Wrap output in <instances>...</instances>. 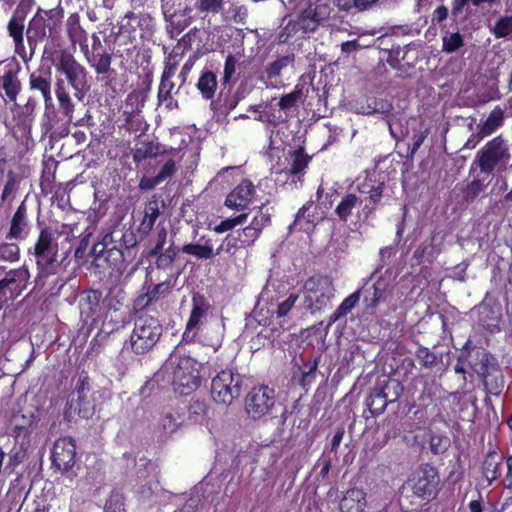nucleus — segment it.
I'll return each instance as SVG.
<instances>
[{"label":"nucleus","mask_w":512,"mask_h":512,"mask_svg":"<svg viewBox=\"0 0 512 512\" xmlns=\"http://www.w3.org/2000/svg\"><path fill=\"white\" fill-rule=\"evenodd\" d=\"M385 183L376 181L372 178H366L365 181L358 186L359 194L345 193L334 209V214L339 221L348 222L355 215L359 221L368 220L377 210L380 204Z\"/></svg>","instance_id":"nucleus-1"},{"label":"nucleus","mask_w":512,"mask_h":512,"mask_svg":"<svg viewBox=\"0 0 512 512\" xmlns=\"http://www.w3.org/2000/svg\"><path fill=\"white\" fill-rule=\"evenodd\" d=\"M42 58L50 62L56 71V79L63 78L64 82L75 90V95L87 88V70L74 57L67 48H57L47 44L44 47Z\"/></svg>","instance_id":"nucleus-2"},{"label":"nucleus","mask_w":512,"mask_h":512,"mask_svg":"<svg viewBox=\"0 0 512 512\" xmlns=\"http://www.w3.org/2000/svg\"><path fill=\"white\" fill-rule=\"evenodd\" d=\"M201 367V363L188 354H173L164 369L165 371L172 370L174 391L180 395H189L200 386Z\"/></svg>","instance_id":"nucleus-3"},{"label":"nucleus","mask_w":512,"mask_h":512,"mask_svg":"<svg viewBox=\"0 0 512 512\" xmlns=\"http://www.w3.org/2000/svg\"><path fill=\"white\" fill-rule=\"evenodd\" d=\"M64 18V10L58 6L53 9H38L30 19L26 36L29 48L36 49L37 43L47 38L58 39Z\"/></svg>","instance_id":"nucleus-4"},{"label":"nucleus","mask_w":512,"mask_h":512,"mask_svg":"<svg viewBox=\"0 0 512 512\" xmlns=\"http://www.w3.org/2000/svg\"><path fill=\"white\" fill-rule=\"evenodd\" d=\"M135 326L130 336V346L133 352H149L162 335V325L159 319L149 314L131 313Z\"/></svg>","instance_id":"nucleus-5"},{"label":"nucleus","mask_w":512,"mask_h":512,"mask_svg":"<svg viewBox=\"0 0 512 512\" xmlns=\"http://www.w3.org/2000/svg\"><path fill=\"white\" fill-rule=\"evenodd\" d=\"M510 151L502 136L489 140L476 154L471 169L477 166L482 173L492 174L494 170L503 171L510 160Z\"/></svg>","instance_id":"nucleus-6"},{"label":"nucleus","mask_w":512,"mask_h":512,"mask_svg":"<svg viewBox=\"0 0 512 512\" xmlns=\"http://www.w3.org/2000/svg\"><path fill=\"white\" fill-rule=\"evenodd\" d=\"M303 289L305 307L312 313L330 307L336 292L332 278L327 275L309 277L304 282Z\"/></svg>","instance_id":"nucleus-7"},{"label":"nucleus","mask_w":512,"mask_h":512,"mask_svg":"<svg viewBox=\"0 0 512 512\" xmlns=\"http://www.w3.org/2000/svg\"><path fill=\"white\" fill-rule=\"evenodd\" d=\"M28 253L35 257L36 265L41 274L50 275L55 273L58 243L51 227L45 226L40 229L36 242L32 248H29Z\"/></svg>","instance_id":"nucleus-8"},{"label":"nucleus","mask_w":512,"mask_h":512,"mask_svg":"<svg viewBox=\"0 0 512 512\" xmlns=\"http://www.w3.org/2000/svg\"><path fill=\"white\" fill-rule=\"evenodd\" d=\"M121 37L150 41L156 32V20L145 11H128L119 21Z\"/></svg>","instance_id":"nucleus-9"},{"label":"nucleus","mask_w":512,"mask_h":512,"mask_svg":"<svg viewBox=\"0 0 512 512\" xmlns=\"http://www.w3.org/2000/svg\"><path fill=\"white\" fill-rule=\"evenodd\" d=\"M241 377L232 370H222L211 383L212 399L222 405H230L240 395Z\"/></svg>","instance_id":"nucleus-10"},{"label":"nucleus","mask_w":512,"mask_h":512,"mask_svg":"<svg viewBox=\"0 0 512 512\" xmlns=\"http://www.w3.org/2000/svg\"><path fill=\"white\" fill-rule=\"evenodd\" d=\"M389 287L390 282L387 278L380 275L378 271L371 273L363 286L357 290L361 291V295L363 296V304L366 313L371 315L375 313V309L379 303L386 299Z\"/></svg>","instance_id":"nucleus-11"},{"label":"nucleus","mask_w":512,"mask_h":512,"mask_svg":"<svg viewBox=\"0 0 512 512\" xmlns=\"http://www.w3.org/2000/svg\"><path fill=\"white\" fill-rule=\"evenodd\" d=\"M275 406L274 390L268 386L253 388L245 399V409L253 419L268 416Z\"/></svg>","instance_id":"nucleus-12"},{"label":"nucleus","mask_w":512,"mask_h":512,"mask_svg":"<svg viewBox=\"0 0 512 512\" xmlns=\"http://www.w3.org/2000/svg\"><path fill=\"white\" fill-rule=\"evenodd\" d=\"M177 277L154 284L146 292L138 294L132 301L130 313L149 312L153 304L169 296L175 286Z\"/></svg>","instance_id":"nucleus-13"},{"label":"nucleus","mask_w":512,"mask_h":512,"mask_svg":"<svg viewBox=\"0 0 512 512\" xmlns=\"http://www.w3.org/2000/svg\"><path fill=\"white\" fill-rule=\"evenodd\" d=\"M323 19L324 17L321 15L320 7H308L301 12L297 20L287 23L278 35L279 42L286 43L292 34L299 31L303 33L316 31Z\"/></svg>","instance_id":"nucleus-14"},{"label":"nucleus","mask_w":512,"mask_h":512,"mask_svg":"<svg viewBox=\"0 0 512 512\" xmlns=\"http://www.w3.org/2000/svg\"><path fill=\"white\" fill-rule=\"evenodd\" d=\"M439 477L432 466H424L416 470L409 479L413 493L421 498L432 497L437 490Z\"/></svg>","instance_id":"nucleus-15"},{"label":"nucleus","mask_w":512,"mask_h":512,"mask_svg":"<svg viewBox=\"0 0 512 512\" xmlns=\"http://www.w3.org/2000/svg\"><path fill=\"white\" fill-rule=\"evenodd\" d=\"M479 326L473 330L464 344L466 352L469 350H483L484 352L489 347L490 339L487 334H494L500 332V318L499 316H493L490 318V322H486L483 317L480 318Z\"/></svg>","instance_id":"nucleus-16"},{"label":"nucleus","mask_w":512,"mask_h":512,"mask_svg":"<svg viewBox=\"0 0 512 512\" xmlns=\"http://www.w3.org/2000/svg\"><path fill=\"white\" fill-rule=\"evenodd\" d=\"M256 188L249 179H242L226 196L224 205L236 211L245 210L252 203Z\"/></svg>","instance_id":"nucleus-17"},{"label":"nucleus","mask_w":512,"mask_h":512,"mask_svg":"<svg viewBox=\"0 0 512 512\" xmlns=\"http://www.w3.org/2000/svg\"><path fill=\"white\" fill-rule=\"evenodd\" d=\"M68 118H61L56 112L53 103L45 106V111L41 119V130L44 135L50 138H64L69 135L70 124Z\"/></svg>","instance_id":"nucleus-18"},{"label":"nucleus","mask_w":512,"mask_h":512,"mask_svg":"<svg viewBox=\"0 0 512 512\" xmlns=\"http://www.w3.org/2000/svg\"><path fill=\"white\" fill-rule=\"evenodd\" d=\"M187 10L186 8L172 11L167 3H164V1L161 3L165 31L170 39H175L191 24L192 18L187 16Z\"/></svg>","instance_id":"nucleus-19"},{"label":"nucleus","mask_w":512,"mask_h":512,"mask_svg":"<svg viewBox=\"0 0 512 512\" xmlns=\"http://www.w3.org/2000/svg\"><path fill=\"white\" fill-rule=\"evenodd\" d=\"M322 220L319 214V207L314 200L307 201L295 215L290 230H298L306 233L313 232L316 225Z\"/></svg>","instance_id":"nucleus-20"},{"label":"nucleus","mask_w":512,"mask_h":512,"mask_svg":"<svg viewBox=\"0 0 512 512\" xmlns=\"http://www.w3.org/2000/svg\"><path fill=\"white\" fill-rule=\"evenodd\" d=\"M28 86L31 92H38L45 103L51 105L52 98V71L51 68L39 67L29 74Z\"/></svg>","instance_id":"nucleus-21"},{"label":"nucleus","mask_w":512,"mask_h":512,"mask_svg":"<svg viewBox=\"0 0 512 512\" xmlns=\"http://www.w3.org/2000/svg\"><path fill=\"white\" fill-rule=\"evenodd\" d=\"M76 449L71 438H60L53 446L52 461L57 469L68 471L75 463Z\"/></svg>","instance_id":"nucleus-22"},{"label":"nucleus","mask_w":512,"mask_h":512,"mask_svg":"<svg viewBox=\"0 0 512 512\" xmlns=\"http://www.w3.org/2000/svg\"><path fill=\"white\" fill-rule=\"evenodd\" d=\"M30 272L26 265L17 269H11L0 275V287L5 288L16 298L27 288Z\"/></svg>","instance_id":"nucleus-23"},{"label":"nucleus","mask_w":512,"mask_h":512,"mask_svg":"<svg viewBox=\"0 0 512 512\" xmlns=\"http://www.w3.org/2000/svg\"><path fill=\"white\" fill-rule=\"evenodd\" d=\"M180 408L175 403H168L161 406L157 425L165 434L176 432L184 424Z\"/></svg>","instance_id":"nucleus-24"},{"label":"nucleus","mask_w":512,"mask_h":512,"mask_svg":"<svg viewBox=\"0 0 512 512\" xmlns=\"http://www.w3.org/2000/svg\"><path fill=\"white\" fill-rule=\"evenodd\" d=\"M60 234L66 235V239L68 241L79 238L78 245L74 251V256L77 259H82L85 256L90 237L92 236L90 228L87 227L85 229H81L80 223L63 224L61 226Z\"/></svg>","instance_id":"nucleus-25"},{"label":"nucleus","mask_w":512,"mask_h":512,"mask_svg":"<svg viewBox=\"0 0 512 512\" xmlns=\"http://www.w3.org/2000/svg\"><path fill=\"white\" fill-rule=\"evenodd\" d=\"M20 67L9 68L0 75V96L6 97L9 102L16 103L22 90V84L18 77Z\"/></svg>","instance_id":"nucleus-26"},{"label":"nucleus","mask_w":512,"mask_h":512,"mask_svg":"<svg viewBox=\"0 0 512 512\" xmlns=\"http://www.w3.org/2000/svg\"><path fill=\"white\" fill-rule=\"evenodd\" d=\"M28 234L27 207L22 202L12 216L7 237L11 239H25Z\"/></svg>","instance_id":"nucleus-27"},{"label":"nucleus","mask_w":512,"mask_h":512,"mask_svg":"<svg viewBox=\"0 0 512 512\" xmlns=\"http://www.w3.org/2000/svg\"><path fill=\"white\" fill-rule=\"evenodd\" d=\"M312 157L308 155L303 146H298L295 150L289 152L290 166L287 173L294 175L301 180L305 175L306 169L311 161Z\"/></svg>","instance_id":"nucleus-28"},{"label":"nucleus","mask_w":512,"mask_h":512,"mask_svg":"<svg viewBox=\"0 0 512 512\" xmlns=\"http://www.w3.org/2000/svg\"><path fill=\"white\" fill-rule=\"evenodd\" d=\"M55 95L58 100L59 110L64 118H68V122L73 121V113L75 105L72 102L67 85L64 79L58 77L55 82Z\"/></svg>","instance_id":"nucleus-29"},{"label":"nucleus","mask_w":512,"mask_h":512,"mask_svg":"<svg viewBox=\"0 0 512 512\" xmlns=\"http://www.w3.org/2000/svg\"><path fill=\"white\" fill-rule=\"evenodd\" d=\"M172 150L173 149L168 151L164 149L159 142L144 141L141 143L140 147L133 149L132 158L135 163H141L147 159H153L159 155L168 154L172 152Z\"/></svg>","instance_id":"nucleus-30"},{"label":"nucleus","mask_w":512,"mask_h":512,"mask_svg":"<svg viewBox=\"0 0 512 512\" xmlns=\"http://www.w3.org/2000/svg\"><path fill=\"white\" fill-rule=\"evenodd\" d=\"M366 495L358 488L350 489L341 500V512H363L366 507Z\"/></svg>","instance_id":"nucleus-31"},{"label":"nucleus","mask_w":512,"mask_h":512,"mask_svg":"<svg viewBox=\"0 0 512 512\" xmlns=\"http://www.w3.org/2000/svg\"><path fill=\"white\" fill-rule=\"evenodd\" d=\"M67 37L72 45L87 41V32L80 23V15L75 12L69 15L65 23Z\"/></svg>","instance_id":"nucleus-32"},{"label":"nucleus","mask_w":512,"mask_h":512,"mask_svg":"<svg viewBox=\"0 0 512 512\" xmlns=\"http://www.w3.org/2000/svg\"><path fill=\"white\" fill-rule=\"evenodd\" d=\"M175 83L172 78L161 77L158 86L157 98L159 103H163L169 111L179 109V103L173 96Z\"/></svg>","instance_id":"nucleus-33"},{"label":"nucleus","mask_w":512,"mask_h":512,"mask_svg":"<svg viewBox=\"0 0 512 512\" xmlns=\"http://www.w3.org/2000/svg\"><path fill=\"white\" fill-rule=\"evenodd\" d=\"M218 86L217 76L210 70H203L196 83V88L205 100H212Z\"/></svg>","instance_id":"nucleus-34"},{"label":"nucleus","mask_w":512,"mask_h":512,"mask_svg":"<svg viewBox=\"0 0 512 512\" xmlns=\"http://www.w3.org/2000/svg\"><path fill=\"white\" fill-rule=\"evenodd\" d=\"M160 214L159 201L157 199L149 200L144 208V217L139 224V231L143 234H148L153 229Z\"/></svg>","instance_id":"nucleus-35"},{"label":"nucleus","mask_w":512,"mask_h":512,"mask_svg":"<svg viewBox=\"0 0 512 512\" xmlns=\"http://www.w3.org/2000/svg\"><path fill=\"white\" fill-rule=\"evenodd\" d=\"M89 66L94 69L97 76L108 75L111 71L112 55L106 50L85 56Z\"/></svg>","instance_id":"nucleus-36"},{"label":"nucleus","mask_w":512,"mask_h":512,"mask_svg":"<svg viewBox=\"0 0 512 512\" xmlns=\"http://www.w3.org/2000/svg\"><path fill=\"white\" fill-rule=\"evenodd\" d=\"M181 252L195 257L198 260H209L214 258V248L211 240L205 243H185L180 248Z\"/></svg>","instance_id":"nucleus-37"},{"label":"nucleus","mask_w":512,"mask_h":512,"mask_svg":"<svg viewBox=\"0 0 512 512\" xmlns=\"http://www.w3.org/2000/svg\"><path fill=\"white\" fill-rule=\"evenodd\" d=\"M112 243H119V247L122 250L125 249L129 252L131 249L136 248L138 241L135 232L131 228H127L121 231V237L118 240L114 239L113 233L105 235L103 247H107Z\"/></svg>","instance_id":"nucleus-38"},{"label":"nucleus","mask_w":512,"mask_h":512,"mask_svg":"<svg viewBox=\"0 0 512 512\" xmlns=\"http://www.w3.org/2000/svg\"><path fill=\"white\" fill-rule=\"evenodd\" d=\"M504 124V110L499 106H495L490 112L486 120L479 126L481 133L489 136Z\"/></svg>","instance_id":"nucleus-39"},{"label":"nucleus","mask_w":512,"mask_h":512,"mask_svg":"<svg viewBox=\"0 0 512 512\" xmlns=\"http://www.w3.org/2000/svg\"><path fill=\"white\" fill-rule=\"evenodd\" d=\"M360 297L361 291H355L347 296L337 307V309L330 315L329 323H335L340 319L345 318L359 302Z\"/></svg>","instance_id":"nucleus-40"},{"label":"nucleus","mask_w":512,"mask_h":512,"mask_svg":"<svg viewBox=\"0 0 512 512\" xmlns=\"http://www.w3.org/2000/svg\"><path fill=\"white\" fill-rule=\"evenodd\" d=\"M179 251L173 243L166 249L159 251L156 255H149L155 258V265L158 269L166 270L172 266Z\"/></svg>","instance_id":"nucleus-41"},{"label":"nucleus","mask_w":512,"mask_h":512,"mask_svg":"<svg viewBox=\"0 0 512 512\" xmlns=\"http://www.w3.org/2000/svg\"><path fill=\"white\" fill-rule=\"evenodd\" d=\"M238 64L239 62L235 55L230 53L226 56L221 79L223 86H231L238 81L239 76L236 74Z\"/></svg>","instance_id":"nucleus-42"},{"label":"nucleus","mask_w":512,"mask_h":512,"mask_svg":"<svg viewBox=\"0 0 512 512\" xmlns=\"http://www.w3.org/2000/svg\"><path fill=\"white\" fill-rule=\"evenodd\" d=\"M388 403L390 402L386 396L383 395V392H381L378 386L373 389L366 400V404L373 415H379L383 413Z\"/></svg>","instance_id":"nucleus-43"},{"label":"nucleus","mask_w":512,"mask_h":512,"mask_svg":"<svg viewBox=\"0 0 512 512\" xmlns=\"http://www.w3.org/2000/svg\"><path fill=\"white\" fill-rule=\"evenodd\" d=\"M224 5V0H196L194 8L198 14L206 17L219 14L224 9Z\"/></svg>","instance_id":"nucleus-44"},{"label":"nucleus","mask_w":512,"mask_h":512,"mask_svg":"<svg viewBox=\"0 0 512 512\" xmlns=\"http://www.w3.org/2000/svg\"><path fill=\"white\" fill-rule=\"evenodd\" d=\"M6 177L7 179L4 184L3 191L1 193L2 202L13 200L20 186V177L13 170H9Z\"/></svg>","instance_id":"nucleus-45"},{"label":"nucleus","mask_w":512,"mask_h":512,"mask_svg":"<svg viewBox=\"0 0 512 512\" xmlns=\"http://www.w3.org/2000/svg\"><path fill=\"white\" fill-rule=\"evenodd\" d=\"M117 43V54L119 57L129 60L133 57L135 52L138 50L137 39H131L126 37H121L120 32L118 31V36L116 38Z\"/></svg>","instance_id":"nucleus-46"},{"label":"nucleus","mask_w":512,"mask_h":512,"mask_svg":"<svg viewBox=\"0 0 512 512\" xmlns=\"http://www.w3.org/2000/svg\"><path fill=\"white\" fill-rule=\"evenodd\" d=\"M378 388L383 392L390 403L397 401L403 392V387L395 379H385L378 384Z\"/></svg>","instance_id":"nucleus-47"},{"label":"nucleus","mask_w":512,"mask_h":512,"mask_svg":"<svg viewBox=\"0 0 512 512\" xmlns=\"http://www.w3.org/2000/svg\"><path fill=\"white\" fill-rule=\"evenodd\" d=\"M496 39L507 38L512 35V15L500 16L490 28Z\"/></svg>","instance_id":"nucleus-48"},{"label":"nucleus","mask_w":512,"mask_h":512,"mask_svg":"<svg viewBox=\"0 0 512 512\" xmlns=\"http://www.w3.org/2000/svg\"><path fill=\"white\" fill-rule=\"evenodd\" d=\"M24 20L25 15L21 14L17 9L7 24L8 35L14 40L24 37Z\"/></svg>","instance_id":"nucleus-49"},{"label":"nucleus","mask_w":512,"mask_h":512,"mask_svg":"<svg viewBox=\"0 0 512 512\" xmlns=\"http://www.w3.org/2000/svg\"><path fill=\"white\" fill-rule=\"evenodd\" d=\"M386 39L387 37L385 36L378 38L380 41L379 47H381L382 50L388 52L387 62L390 64V66L395 68L401 63V61H404L407 51L402 50L400 46H397L396 48L393 45L391 48L382 47ZM388 39L390 40L391 37H388Z\"/></svg>","instance_id":"nucleus-50"},{"label":"nucleus","mask_w":512,"mask_h":512,"mask_svg":"<svg viewBox=\"0 0 512 512\" xmlns=\"http://www.w3.org/2000/svg\"><path fill=\"white\" fill-rule=\"evenodd\" d=\"M463 46L464 39L459 32H446V34L442 37V50L446 53H454Z\"/></svg>","instance_id":"nucleus-51"},{"label":"nucleus","mask_w":512,"mask_h":512,"mask_svg":"<svg viewBox=\"0 0 512 512\" xmlns=\"http://www.w3.org/2000/svg\"><path fill=\"white\" fill-rule=\"evenodd\" d=\"M291 61L292 59L289 56H282L269 63L265 67V74L267 79L272 82V80L278 78L282 69L287 67Z\"/></svg>","instance_id":"nucleus-52"},{"label":"nucleus","mask_w":512,"mask_h":512,"mask_svg":"<svg viewBox=\"0 0 512 512\" xmlns=\"http://www.w3.org/2000/svg\"><path fill=\"white\" fill-rule=\"evenodd\" d=\"M296 365H298V372L301 375V383L302 385H305L307 382H309L310 375L315 372L318 362L316 359H300L299 361L295 358L294 359Z\"/></svg>","instance_id":"nucleus-53"},{"label":"nucleus","mask_w":512,"mask_h":512,"mask_svg":"<svg viewBox=\"0 0 512 512\" xmlns=\"http://www.w3.org/2000/svg\"><path fill=\"white\" fill-rule=\"evenodd\" d=\"M31 423L32 416H25L24 414L16 413L12 416L10 421V429L16 436H20L22 433H27V428Z\"/></svg>","instance_id":"nucleus-54"},{"label":"nucleus","mask_w":512,"mask_h":512,"mask_svg":"<svg viewBox=\"0 0 512 512\" xmlns=\"http://www.w3.org/2000/svg\"><path fill=\"white\" fill-rule=\"evenodd\" d=\"M248 217V213H241L235 217H229L222 220L214 227L216 233H224L234 229L236 226L243 224Z\"/></svg>","instance_id":"nucleus-55"},{"label":"nucleus","mask_w":512,"mask_h":512,"mask_svg":"<svg viewBox=\"0 0 512 512\" xmlns=\"http://www.w3.org/2000/svg\"><path fill=\"white\" fill-rule=\"evenodd\" d=\"M368 106L363 113L371 115V114H389L391 110L393 109V106L390 102L386 100H378L376 98H371L367 100Z\"/></svg>","instance_id":"nucleus-56"},{"label":"nucleus","mask_w":512,"mask_h":512,"mask_svg":"<svg viewBox=\"0 0 512 512\" xmlns=\"http://www.w3.org/2000/svg\"><path fill=\"white\" fill-rule=\"evenodd\" d=\"M105 260L109 263L113 268H119V266L124 262L125 253L119 246L116 244L110 248H107L103 253Z\"/></svg>","instance_id":"nucleus-57"},{"label":"nucleus","mask_w":512,"mask_h":512,"mask_svg":"<svg viewBox=\"0 0 512 512\" xmlns=\"http://www.w3.org/2000/svg\"><path fill=\"white\" fill-rule=\"evenodd\" d=\"M20 258V248L16 243L0 244V261L16 262Z\"/></svg>","instance_id":"nucleus-58"},{"label":"nucleus","mask_w":512,"mask_h":512,"mask_svg":"<svg viewBox=\"0 0 512 512\" xmlns=\"http://www.w3.org/2000/svg\"><path fill=\"white\" fill-rule=\"evenodd\" d=\"M264 206L265 205L262 204L258 207L255 216L250 222V225L260 233L271 223V214L268 211H264Z\"/></svg>","instance_id":"nucleus-59"},{"label":"nucleus","mask_w":512,"mask_h":512,"mask_svg":"<svg viewBox=\"0 0 512 512\" xmlns=\"http://www.w3.org/2000/svg\"><path fill=\"white\" fill-rule=\"evenodd\" d=\"M207 414L205 403L196 401L190 404L188 409V420L191 423H201Z\"/></svg>","instance_id":"nucleus-60"},{"label":"nucleus","mask_w":512,"mask_h":512,"mask_svg":"<svg viewBox=\"0 0 512 512\" xmlns=\"http://www.w3.org/2000/svg\"><path fill=\"white\" fill-rule=\"evenodd\" d=\"M302 95V89L296 86L292 92L285 94L280 98L278 102L279 108L284 111L291 109L301 99Z\"/></svg>","instance_id":"nucleus-61"},{"label":"nucleus","mask_w":512,"mask_h":512,"mask_svg":"<svg viewBox=\"0 0 512 512\" xmlns=\"http://www.w3.org/2000/svg\"><path fill=\"white\" fill-rule=\"evenodd\" d=\"M302 335L305 337V341L307 342V346L303 347L304 349L309 346L312 349L322 350L324 348L325 342L318 330L309 329L306 330Z\"/></svg>","instance_id":"nucleus-62"},{"label":"nucleus","mask_w":512,"mask_h":512,"mask_svg":"<svg viewBox=\"0 0 512 512\" xmlns=\"http://www.w3.org/2000/svg\"><path fill=\"white\" fill-rule=\"evenodd\" d=\"M238 235L242 241L243 247L252 246L255 241L260 237L261 233L253 228L250 224L238 231Z\"/></svg>","instance_id":"nucleus-63"},{"label":"nucleus","mask_w":512,"mask_h":512,"mask_svg":"<svg viewBox=\"0 0 512 512\" xmlns=\"http://www.w3.org/2000/svg\"><path fill=\"white\" fill-rule=\"evenodd\" d=\"M500 466V462L495 461L492 457L485 460L484 475L489 482L495 480L500 475Z\"/></svg>","instance_id":"nucleus-64"}]
</instances>
